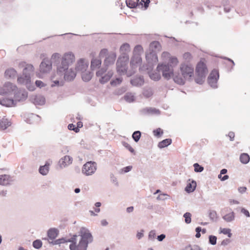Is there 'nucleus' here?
Returning a JSON list of instances; mask_svg holds the SVG:
<instances>
[{"label":"nucleus","mask_w":250,"mask_h":250,"mask_svg":"<svg viewBox=\"0 0 250 250\" xmlns=\"http://www.w3.org/2000/svg\"><path fill=\"white\" fill-rule=\"evenodd\" d=\"M93 241V236L89 230L82 227L78 232V235L75 234L70 239L62 238L50 243L52 245H59L70 242L69 249L70 250H87L88 245Z\"/></svg>","instance_id":"f257e3e1"},{"label":"nucleus","mask_w":250,"mask_h":250,"mask_svg":"<svg viewBox=\"0 0 250 250\" xmlns=\"http://www.w3.org/2000/svg\"><path fill=\"white\" fill-rule=\"evenodd\" d=\"M116 58V53L113 52H110L104 60V67L96 72L97 77H100L99 82L101 83L104 84L107 83L113 76V72L112 70H108L106 73L105 72L108 67L114 64Z\"/></svg>","instance_id":"f03ea898"},{"label":"nucleus","mask_w":250,"mask_h":250,"mask_svg":"<svg viewBox=\"0 0 250 250\" xmlns=\"http://www.w3.org/2000/svg\"><path fill=\"white\" fill-rule=\"evenodd\" d=\"M157 70L162 73L163 77L166 80H169L172 77L174 81L180 85L184 84V80L179 74L177 75L174 73L172 66L168 64H159L157 67Z\"/></svg>","instance_id":"7ed1b4c3"},{"label":"nucleus","mask_w":250,"mask_h":250,"mask_svg":"<svg viewBox=\"0 0 250 250\" xmlns=\"http://www.w3.org/2000/svg\"><path fill=\"white\" fill-rule=\"evenodd\" d=\"M75 61V56L71 52H68L63 55L61 63L57 65V73H62L69 68V66Z\"/></svg>","instance_id":"20e7f679"},{"label":"nucleus","mask_w":250,"mask_h":250,"mask_svg":"<svg viewBox=\"0 0 250 250\" xmlns=\"http://www.w3.org/2000/svg\"><path fill=\"white\" fill-rule=\"evenodd\" d=\"M143 48L140 45L135 46L133 52V56L130 60V66L132 70L135 69L142 62L141 54ZM134 71V70H133Z\"/></svg>","instance_id":"39448f33"},{"label":"nucleus","mask_w":250,"mask_h":250,"mask_svg":"<svg viewBox=\"0 0 250 250\" xmlns=\"http://www.w3.org/2000/svg\"><path fill=\"white\" fill-rule=\"evenodd\" d=\"M180 71L182 74L181 76L184 81L185 80H190L193 76L194 68L191 65L183 63L180 66Z\"/></svg>","instance_id":"423d86ee"},{"label":"nucleus","mask_w":250,"mask_h":250,"mask_svg":"<svg viewBox=\"0 0 250 250\" xmlns=\"http://www.w3.org/2000/svg\"><path fill=\"white\" fill-rule=\"evenodd\" d=\"M97 169V164L94 162L89 161L86 163L82 168V173L86 176L91 175Z\"/></svg>","instance_id":"0eeeda50"},{"label":"nucleus","mask_w":250,"mask_h":250,"mask_svg":"<svg viewBox=\"0 0 250 250\" xmlns=\"http://www.w3.org/2000/svg\"><path fill=\"white\" fill-rule=\"evenodd\" d=\"M219 78V72L217 70L213 69L209 74L208 82L212 88H217V82Z\"/></svg>","instance_id":"6e6552de"},{"label":"nucleus","mask_w":250,"mask_h":250,"mask_svg":"<svg viewBox=\"0 0 250 250\" xmlns=\"http://www.w3.org/2000/svg\"><path fill=\"white\" fill-rule=\"evenodd\" d=\"M60 77H63L65 81H71L74 80L76 76V72L72 68H68L62 73H57Z\"/></svg>","instance_id":"1a4fd4ad"},{"label":"nucleus","mask_w":250,"mask_h":250,"mask_svg":"<svg viewBox=\"0 0 250 250\" xmlns=\"http://www.w3.org/2000/svg\"><path fill=\"white\" fill-rule=\"evenodd\" d=\"M15 104L17 102H21L25 100L27 97V93L25 90L17 89L14 92Z\"/></svg>","instance_id":"9d476101"},{"label":"nucleus","mask_w":250,"mask_h":250,"mask_svg":"<svg viewBox=\"0 0 250 250\" xmlns=\"http://www.w3.org/2000/svg\"><path fill=\"white\" fill-rule=\"evenodd\" d=\"M52 62L48 59H44L40 65V71L43 73L49 72L52 69Z\"/></svg>","instance_id":"9b49d317"},{"label":"nucleus","mask_w":250,"mask_h":250,"mask_svg":"<svg viewBox=\"0 0 250 250\" xmlns=\"http://www.w3.org/2000/svg\"><path fill=\"white\" fill-rule=\"evenodd\" d=\"M140 113L143 115H159L161 111L158 109L154 107H146L140 110Z\"/></svg>","instance_id":"f8f14e48"},{"label":"nucleus","mask_w":250,"mask_h":250,"mask_svg":"<svg viewBox=\"0 0 250 250\" xmlns=\"http://www.w3.org/2000/svg\"><path fill=\"white\" fill-rule=\"evenodd\" d=\"M117 71L120 74H125L126 73L127 66L126 62L121 60V59H118L117 63Z\"/></svg>","instance_id":"ddd939ff"},{"label":"nucleus","mask_w":250,"mask_h":250,"mask_svg":"<svg viewBox=\"0 0 250 250\" xmlns=\"http://www.w3.org/2000/svg\"><path fill=\"white\" fill-rule=\"evenodd\" d=\"M30 101L35 105H42L45 104V98L41 95H34L30 97Z\"/></svg>","instance_id":"4468645a"},{"label":"nucleus","mask_w":250,"mask_h":250,"mask_svg":"<svg viewBox=\"0 0 250 250\" xmlns=\"http://www.w3.org/2000/svg\"><path fill=\"white\" fill-rule=\"evenodd\" d=\"M207 73L208 69L206 64L202 62H198L196 68V74L206 76Z\"/></svg>","instance_id":"2eb2a0df"},{"label":"nucleus","mask_w":250,"mask_h":250,"mask_svg":"<svg viewBox=\"0 0 250 250\" xmlns=\"http://www.w3.org/2000/svg\"><path fill=\"white\" fill-rule=\"evenodd\" d=\"M72 162V158L69 156L66 155L59 160V165L61 168H63L70 165Z\"/></svg>","instance_id":"dca6fc26"},{"label":"nucleus","mask_w":250,"mask_h":250,"mask_svg":"<svg viewBox=\"0 0 250 250\" xmlns=\"http://www.w3.org/2000/svg\"><path fill=\"white\" fill-rule=\"evenodd\" d=\"M146 58L148 63L150 64L155 62L158 61L156 52L149 50L146 53Z\"/></svg>","instance_id":"f3484780"},{"label":"nucleus","mask_w":250,"mask_h":250,"mask_svg":"<svg viewBox=\"0 0 250 250\" xmlns=\"http://www.w3.org/2000/svg\"><path fill=\"white\" fill-rule=\"evenodd\" d=\"M17 81L19 83L25 84L27 87L31 81L30 73L24 74V72L23 71L22 75L19 77Z\"/></svg>","instance_id":"a211bd4d"},{"label":"nucleus","mask_w":250,"mask_h":250,"mask_svg":"<svg viewBox=\"0 0 250 250\" xmlns=\"http://www.w3.org/2000/svg\"><path fill=\"white\" fill-rule=\"evenodd\" d=\"M88 67V63L84 59H80L77 62L76 69L77 71L83 73L85 71Z\"/></svg>","instance_id":"6ab92c4d"},{"label":"nucleus","mask_w":250,"mask_h":250,"mask_svg":"<svg viewBox=\"0 0 250 250\" xmlns=\"http://www.w3.org/2000/svg\"><path fill=\"white\" fill-rule=\"evenodd\" d=\"M4 88L5 91L2 92L0 90V94L2 95L10 92H14L17 89L16 85L10 82L5 83L4 85Z\"/></svg>","instance_id":"aec40b11"},{"label":"nucleus","mask_w":250,"mask_h":250,"mask_svg":"<svg viewBox=\"0 0 250 250\" xmlns=\"http://www.w3.org/2000/svg\"><path fill=\"white\" fill-rule=\"evenodd\" d=\"M0 104L6 107H10L15 105V101L12 99L3 98L0 101Z\"/></svg>","instance_id":"412c9836"},{"label":"nucleus","mask_w":250,"mask_h":250,"mask_svg":"<svg viewBox=\"0 0 250 250\" xmlns=\"http://www.w3.org/2000/svg\"><path fill=\"white\" fill-rule=\"evenodd\" d=\"M59 232L57 229L51 228L47 231V236L50 239L53 240L58 236Z\"/></svg>","instance_id":"4be33fe9"},{"label":"nucleus","mask_w":250,"mask_h":250,"mask_svg":"<svg viewBox=\"0 0 250 250\" xmlns=\"http://www.w3.org/2000/svg\"><path fill=\"white\" fill-rule=\"evenodd\" d=\"M50 164L49 162H46L45 164L43 166H40L39 168V172L42 175H46L49 172V166Z\"/></svg>","instance_id":"5701e85b"},{"label":"nucleus","mask_w":250,"mask_h":250,"mask_svg":"<svg viewBox=\"0 0 250 250\" xmlns=\"http://www.w3.org/2000/svg\"><path fill=\"white\" fill-rule=\"evenodd\" d=\"M196 187V183L195 181L192 180L187 184L186 187L185 188V190L188 193H190L193 192Z\"/></svg>","instance_id":"b1692460"},{"label":"nucleus","mask_w":250,"mask_h":250,"mask_svg":"<svg viewBox=\"0 0 250 250\" xmlns=\"http://www.w3.org/2000/svg\"><path fill=\"white\" fill-rule=\"evenodd\" d=\"M5 77L6 78H14L17 75L16 70L13 68H10L6 69L5 71Z\"/></svg>","instance_id":"393cba45"},{"label":"nucleus","mask_w":250,"mask_h":250,"mask_svg":"<svg viewBox=\"0 0 250 250\" xmlns=\"http://www.w3.org/2000/svg\"><path fill=\"white\" fill-rule=\"evenodd\" d=\"M131 84L135 86H140L144 83V80L143 77H136L132 79L130 81Z\"/></svg>","instance_id":"a878e982"},{"label":"nucleus","mask_w":250,"mask_h":250,"mask_svg":"<svg viewBox=\"0 0 250 250\" xmlns=\"http://www.w3.org/2000/svg\"><path fill=\"white\" fill-rule=\"evenodd\" d=\"M102 63L101 60L97 58H93L91 61V68L92 70H95L100 67Z\"/></svg>","instance_id":"bb28decb"},{"label":"nucleus","mask_w":250,"mask_h":250,"mask_svg":"<svg viewBox=\"0 0 250 250\" xmlns=\"http://www.w3.org/2000/svg\"><path fill=\"white\" fill-rule=\"evenodd\" d=\"M161 48V45L158 41H153L149 44V50L151 51H155L160 50Z\"/></svg>","instance_id":"cd10ccee"},{"label":"nucleus","mask_w":250,"mask_h":250,"mask_svg":"<svg viewBox=\"0 0 250 250\" xmlns=\"http://www.w3.org/2000/svg\"><path fill=\"white\" fill-rule=\"evenodd\" d=\"M142 94L146 98H150L153 94V91L152 88L149 87H144L143 90Z\"/></svg>","instance_id":"c85d7f7f"},{"label":"nucleus","mask_w":250,"mask_h":250,"mask_svg":"<svg viewBox=\"0 0 250 250\" xmlns=\"http://www.w3.org/2000/svg\"><path fill=\"white\" fill-rule=\"evenodd\" d=\"M10 177L8 175H1L0 176V185L6 186L9 184Z\"/></svg>","instance_id":"c756f323"},{"label":"nucleus","mask_w":250,"mask_h":250,"mask_svg":"<svg viewBox=\"0 0 250 250\" xmlns=\"http://www.w3.org/2000/svg\"><path fill=\"white\" fill-rule=\"evenodd\" d=\"M11 123L7 119L2 118L0 120V128L1 130L6 129L8 126H10Z\"/></svg>","instance_id":"7c9ffc66"},{"label":"nucleus","mask_w":250,"mask_h":250,"mask_svg":"<svg viewBox=\"0 0 250 250\" xmlns=\"http://www.w3.org/2000/svg\"><path fill=\"white\" fill-rule=\"evenodd\" d=\"M93 76V73L89 71H84L82 73V78L83 81H89Z\"/></svg>","instance_id":"2f4dec72"},{"label":"nucleus","mask_w":250,"mask_h":250,"mask_svg":"<svg viewBox=\"0 0 250 250\" xmlns=\"http://www.w3.org/2000/svg\"><path fill=\"white\" fill-rule=\"evenodd\" d=\"M172 143L171 139H166L159 143L158 146L160 148H163L170 145Z\"/></svg>","instance_id":"473e14b6"},{"label":"nucleus","mask_w":250,"mask_h":250,"mask_svg":"<svg viewBox=\"0 0 250 250\" xmlns=\"http://www.w3.org/2000/svg\"><path fill=\"white\" fill-rule=\"evenodd\" d=\"M223 219L227 222H231L235 219V213L233 211H231L223 216Z\"/></svg>","instance_id":"72a5a7b5"},{"label":"nucleus","mask_w":250,"mask_h":250,"mask_svg":"<svg viewBox=\"0 0 250 250\" xmlns=\"http://www.w3.org/2000/svg\"><path fill=\"white\" fill-rule=\"evenodd\" d=\"M250 160V157L247 153H243L241 154L240 156V161L244 164H248Z\"/></svg>","instance_id":"f704fd0d"},{"label":"nucleus","mask_w":250,"mask_h":250,"mask_svg":"<svg viewBox=\"0 0 250 250\" xmlns=\"http://www.w3.org/2000/svg\"><path fill=\"white\" fill-rule=\"evenodd\" d=\"M61 55L59 53H55L52 54L51 60V62L54 63V64L57 63V65L59 63H60L59 62V60L60 59Z\"/></svg>","instance_id":"c9c22d12"},{"label":"nucleus","mask_w":250,"mask_h":250,"mask_svg":"<svg viewBox=\"0 0 250 250\" xmlns=\"http://www.w3.org/2000/svg\"><path fill=\"white\" fill-rule=\"evenodd\" d=\"M206 76L204 75H197L195 78V82L199 84H202L205 82Z\"/></svg>","instance_id":"e433bc0d"},{"label":"nucleus","mask_w":250,"mask_h":250,"mask_svg":"<svg viewBox=\"0 0 250 250\" xmlns=\"http://www.w3.org/2000/svg\"><path fill=\"white\" fill-rule=\"evenodd\" d=\"M120 50L122 54H125L130 51V45L127 43H124L120 47Z\"/></svg>","instance_id":"4c0bfd02"},{"label":"nucleus","mask_w":250,"mask_h":250,"mask_svg":"<svg viewBox=\"0 0 250 250\" xmlns=\"http://www.w3.org/2000/svg\"><path fill=\"white\" fill-rule=\"evenodd\" d=\"M159 73L160 72H159L158 71V72H153L150 73L149 74V77L151 80H154L155 81H157L159 80L161 78V75Z\"/></svg>","instance_id":"58836bf2"},{"label":"nucleus","mask_w":250,"mask_h":250,"mask_svg":"<svg viewBox=\"0 0 250 250\" xmlns=\"http://www.w3.org/2000/svg\"><path fill=\"white\" fill-rule=\"evenodd\" d=\"M124 99L126 102L131 103L135 100L134 95L132 93H127L124 96Z\"/></svg>","instance_id":"ea45409f"},{"label":"nucleus","mask_w":250,"mask_h":250,"mask_svg":"<svg viewBox=\"0 0 250 250\" xmlns=\"http://www.w3.org/2000/svg\"><path fill=\"white\" fill-rule=\"evenodd\" d=\"M137 6H139L140 5L143 6L144 5V7L145 9H146L148 7V4L150 2L149 0H137Z\"/></svg>","instance_id":"a19ab883"},{"label":"nucleus","mask_w":250,"mask_h":250,"mask_svg":"<svg viewBox=\"0 0 250 250\" xmlns=\"http://www.w3.org/2000/svg\"><path fill=\"white\" fill-rule=\"evenodd\" d=\"M34 70V67L32 64H26L25 67L23 69V71L24 72V74L30 73V76L31 75V73L33 72Z\"/></svg>","instance_id":"79ce46f5"},{"label":"nucleus","mask_w":250,"mask_h":250,"mask_svg":"<svg viewBox=\"0 0 250 250\" xmlns=\"http://www.w3.org/2000/svg\"><path fill=\"white\" fill-rule=\"evenodd\" d=\"M141 136V132L140 131H134L132 135V137L135 142H138Z\"/></svg>","instance_id":"37998d69"},{"label":"nucleus","mask_w":250,"mask_h":250,"mask_svg":"<svg viewBox=\"0 0 250 250\" xmlns=\"http://www.w3.org/2000/svg\"><path fill=\"white\" fill-rule=\"evenodd\" d=\"M32 245L34 248L39 249L42 247V243L41 240L37 239L33 241Z\"/></svg>","instance_id":"c03bdc74"},{"label":"nucleus","mask_w":250,"mask_h":250,"mask_svg":"<svg viewBox=\"0 0 250 250\" xmlns=\"http://www.w3.org/2000/svg\"><path fill=\"white\" fill-rule=\"evenodd\" d=\"M193 167L196 172H201L204 170V167L198 163L194 164Z\"/></svg>","instance_id":"a18cd8bd"},{"label":"nucleus","mask_w":250,"mask_h":250,"mask_svg":"<svg viewBox=\"0 0 250 250\" xmlns=\"http://www.w3.org/2000/svg\"><path fill=\"white\" fill-rule=\"evenodd\" d=\"M125 2L127 7L130 8L138 6L137 3L132 0H126Z\"/></svg>","instance_id":"49530a36"},{"label":"nucleus","mask_w":250,"mask_h":250,"mask_svg":"<svg viewBox=\"0 0 250 250\" xmlns=\"http://www.w3.org/2000/svg\"><path fill=\"white\" fill-rule=\"evenodd\" d=\"M209 217L212 221H216L217 218L216 212L214 210L210 211L209 213Z\"/></svg>","instance_id":"de8ad7c7"},{"label":"nucleus","mask_w":250,"mask_h":250,"mask_svg":"<svg viewBox=\"0 0 250 250\" xmlns=\"http://www.w3.org/2000/svg\"><path fill=\"white\" fill-rule=\"evenodd\" d=\"M186 250H202L201 248L198 245H188L185 248Z\"/></svg>","instance_id":"09e8293b"},{"label":"nucleus","mask_w":250,"mask_h":250,"mask_svg":"<svg viewBox=\"0 0 250 250\" xmlns=\"http://www.w3.org/2000/svg\"><path fill=\"white\" fill-rule=\"evenodd\" d=\"M191 214L189 212H186L184 214L185 222L187 224H189L191 222Z\"/></svg>","instance_id":"8fccbe9b"},{"label":"nucleus","mask_w":250,"mask_h":250,"mask_svg":"<svg viewBox=\"0 0 250 250\" xmlns=\"http://www.w3.org/2000/svg\"><path fill=\"white\" fill-rule=\"evenodd\" d=\"M169 62L170 64V65L169 66L173 67L177 65L178 63V60L177 58L172 57L170 58Z\"/></svg>","instance_id":"3c124183"},{"label":"nucleus","mask_w":250,"mask_h":250,"mask_svg":"<svg viewBox=\"0 0 250 250\" xmlns=\"http://www.w3.org/2000/svg\"><path fill=\"white\" fill-rule=\"evenodd\" d=\"M183 57V59L188 62H190L192 58L191 54L189 52L185 53Z\"/></svg>","instance_id":"603ef678"},{"label":"nucleus","mask_w":250,"mask_h":250,"mask_svg":"<svg viewBox=\"0 0 250 250\" xmlns=\"http://www.w3.org/2000/svg\"><path fill=\"white\" fill-rule=\"evenodd\" d=\"M122 81V79L121 78H117L116 79L112 80L110 82V84L112 86H115L117 84H120Z\"/></svg>","instance_id":"864d4df0"},{"label":"nucleus","mask_w":250,"mask_h":250,"mask_svg":"<svg viewBox=\"0 0 250 250\" xmlns=\"http://www.w3.org/2000/svg\"><path fill=\"white\" fill-rule=\"evenodd\" d=\"M109 53L108 51V50L107 49H103L101 50L100 53H99V56L101 58L103 57H106V56H107L108 54H109Z\"/></svg>","instance_id":"5fc2aeb1"},{"label":"nucleus","mask_w":250,"mask_h":250,"mask_svg":"<svg viewBox=\"0 0 250 250\" xmlns=\"http://www.w3.org/2000/svg\"><path fill=\"white\" fill-rule=\"evenodd\" d=\"M209 242L211 245H215L216 244L217 237L214 235H210L208 237Z\"/></svg>","instance_id":"6e6d98bb"},{"label":"nucleus","mask_w":250,"mask_h":250,"mask_svg":"<svg viewBox=\"0 0 250 250\" xmlns=\"http://www.w3.org/2000/svg\"><path fill=\"white\" fill-rule=\"evenodd\" d=\"M111 182L114 184L116 187L119 186V183L116 177L113 174H111L110 175Z\"/></svg>","instance_id":"4d7b16f0"},{"label":"nucleus","mask_w":250,"mask_h":250,"mask_svg":"<svg viewBox=\"0 0 250 250\" xmlns=\"http://www.w3.org/2000/svg\"><path fill=\"white\" fill-rule=\"evenodd\" d=\"M153 132L154 135L156 137H159L163 133V130L160 128H158L154 130Z\"/></svg>","instance_id":"13d9d810"},{"label":"nucleus","mask_w":250,"mask_h":250,"mask_svg":"<svg viewBox=\"0 0 250 250\" xmlns=\"http://www.w3.org/2000/svg\"><path fill=\"white\" fill-rule=\"evenodd\" d=\"M221 232L224 234H227L229 238L231 237L232 234L231 233V230L229 229L224 228L221 230Z\"/></svg>","instance_id":"bf43d9fd"},{"label":"nucleus","mask_w":250,"mask_h":250,"mask_svg":"<svg viewBox=\"0 0 250 250\" xmlns=\"http://www.w3.org/2000/svg\"><path fill=\"white\" fill-rule=\"evenodd\" d=\"M156 237V232L154 230H151L148 234V238L150 240H153Z\"/></svg>","instance_id":"052dcab7"},{"label":"nucleus","mask_w":250,"mask_h":250,"mask_svg":"<svg viewBox=\"0 0 250 250\" xmlns=\"http://www.w3.org/2000/svg\"><path fill=\"white\" fill-rule=\"evenodd\" d=\"M68 129L70 130H73L77 133L79 131L80 129L75 126L73 124H70L68 125Z\"/></svg>","instance_id":"680f3d73"},{"label":"nucleus","mask_w":250,"mask_h":250,"mask_svg":"<svg viewBox=\"0 0 250 250\" xmlns=\"http://www.w3.org/2000/svg\"><path fill=\"white\" fill-rule=\"evenodd\" d=\"M123 146L126 148L130 152L134 153V149L131 146L128 144L126 142H123Z\"/></svg>","instance_id":"e2e57ef3"},{"label":"nucleus","mask_w":250,"mask_h":250,"mask_svg":"<svg viewBox=\"0 0 250 250\" xmlns=\"http://www.w3.org/2000/svg\"><path fill=\"white\" fill-rule=\"evenodd\" d=\"M241 212L243 213L246 217H250V214L249 211L244 208H242L241 209Z\"/></svg>","instance_id":"0e129e2a"},{"label":"nucleus","mask_w":250,"mask_h":250,"mask_svg":"<svg viewBox=\"0 0 250 250\" xmlns=\"http://www.w3.org/2000/svg\"><path fill=\"white\" fill-rule=\"evenodd\" d=\"M166 196H168V195L167 194L162 193L158 195L157 199L158 200H164L167 198L165 197Z\"/></svg>","instance_id":"69168bd1"},{"label":"nucleus","mask_w":250,"mask_h":250,"mask_svg":"<svg viewBox=\"0 0 250 250\" xmlns=\"http://www.w3.org/2000/svg\"><path fill=\"white\" fill-rule=\"evenodd\" d=\"M144 230L142 229L140 232H138L136 234V237L138 239H141L142 237H144Z\"/></svg>","instance_id":"338daca9"},{"label":"nucleus","mask_w":250,"mask_h":250,"mask_svg":"<svg viewBox=\"0 0 250 250\" xmlns=\"http://www.w3.org/2000/svg\"><path fill=\"white\" fill-rule=\"evenodd\" d=\"M132 168V167L131 166H129L124 167L122 169V171H124V173H127L129 172Z\"/></svg>","instance_id":"774afa93"}]
</instances>
